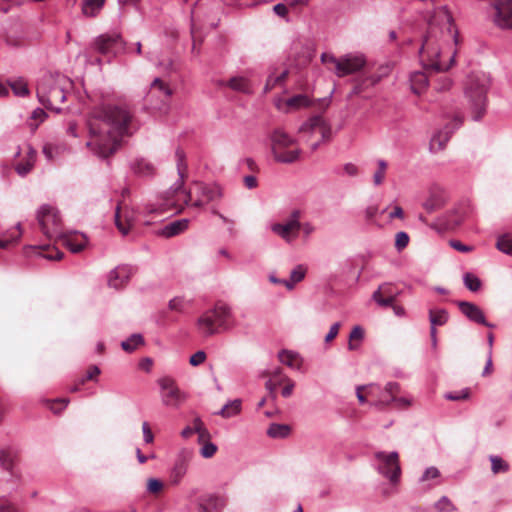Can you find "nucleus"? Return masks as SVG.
<instances>
[{
  "mask_svg": "<svg viewBox=\"0 0 512 512\" xmlns=\"http://www.w3.org/2000/svg\"><path fill=\"white\" fill-rule=\"evenodd\" d=\"M46 116H47V114L45 113L44 110H42L40 108H37L36 110H34L32 113L31 119L38 121V122L36 124L30 123L32 130H35L38 127L39 123L44 121Z\"/></svg>",
  "mask_w": 512,
  "mask_h": 512,
  "instance_id": "nucleus-62",
  "label": "nucleus"
},
{
  "mask_svg": "<svg viewBox=\"0 0 512 512\" xmlns=\"http://www.w3.org/2000/svg\"><path fill=\"white\" fill-rule=\"evenodd\" d=\"M135 220V212L126 204L120 203L117 206L115 213V223L118 230L126 235L133 226Z\"/></svg>",
  "mask_w": 512,
  "mask_h": 512,
  "instance_id": "nucleus-21",
  "label": "nucleus"
},
{
  "mask_svg": "<svg viewBox=\"0 0 512 512\" xmlns=\"http://www.w3.org/2000/svg\"><path fill=\"white\" fill-rule=\"evenodd\" d=\"M189 221L186 219L176 220L163 227L159 235L170 238L184 232L188 228Z\"/></svg>",
  "mask_w": 512,
  "mask_h": 512,
  "instance_id": "nucleus-28",
  "label": "nucleus"
},
{
  "mask_svg": "<svg viewBox=\"0 0 512 512\" xmlns=\"http://www.w3.org/2000/svg\"><path fill=\"white\" fill-rule=\"evenodd\" d=\"M488 80L484 76L470 75L465 84V95L471 103L472 117L480 120L485 114Z\"/></svg>",
  "mask_w": 512,
  "mask_h": 512,
  "instance_id": "nucleus-7",
  "label": "nucleus"
},
{
  "mask_svg": "<svg viewBox=\"0 0 512 512\" xmlns=\"http://www.w3.org/2000/svg\"><path fill=\"white\" fill-rule=\"evenodd\" d=\"M444 205V199L440 194L432 193L429 198L423 203V208L432 213L439 210Z\"/></svg>",
  "mask_w": 512,
  "mask_h": 512,
  "instance_id": "nucleus-40",
  "label": "nucleus"
},
{
  "mask_svg": "<svg viewBox=\"0 0 512 512\" xmlns=\"http://www.w3.org/2000/svg\"><path fill=\"white\" fill-rule=\"evenodd\" d=\"M177 171L179 175L178 185L167 191L163 198L162 210L173 211L176 213L181 212L186 205H191L193 202V192H187L183 189L185 179L187 178V164L185 162V154L182 150L176 151Z\"/></svg>",
  "mask_w": 512,
  "mask_h": 512,
  "instance_id": "nucleus-4",
  "label": "nucleus"
},
{
  "mask_svg": "<svg viewBox=\"0 0 512 512\" xmlns=\"http://www.w3.org/2000/svg\"><path fill=\"white\" fill-rule=\"evenodd\" d=\"M163 483L155 478H149L147 481V490L152 494H158L163 490Z\"/></svg>",
  "mask_w": 512,
  "mask_h": 512,
  "instance_id": "nucleus-58",
  "label": "nucleus"
},
{
  "mask_svg": "<svg viewBox=\"0 0 512 512\" xmlns=\"http://www.w3.org/2000/svg\"><path fill=\"white\" fill-rule=\"evenodd\" d=\"M298 133L312 150H316L321 143L330 139L331 128L322 116L317 115L303 123Z\"/></svg>",
  "mask_w": 512,
  "mask_h": 512,
  "instance_id": "nucleus-8",
  "label": "nucleus"
},
{
  "mask_svg": "<svg viewBox=\"0 0 512 512\" xmlns=\"http://www.w3.org/2000/svg\"><path fill=\"white\" fill-rule=\"evenodd\" d=\"M438 477H440V471L436 467H429L423 473L420 481L426 482L432 479H437Z\"/></svg>",
  "mask_w": 512,
  "mask_h": 512,
  "instance_id": "nucleus-61",
  "label": "nucleus"
},
{
  "mask_svg": "<svg viewBox=\"0 0 512 512\" xmlns=\"http://www.w3.org/2000/svg\"><path fill=\"white\" fill-rule=\"evenodd\" d=\"M451 85V79L446 75H442L437 79L435 89L437 91H445L448 90L451 87Z\"/></svg>",
  "mask_w": 512,
  "mask_h": 512,
  "instance_id": "nucleus-60",
  "label": "nucleus"
},
{
  "mask_svg": "<svg viewBox=\"0 0 512 512\" xmlns=\"http://www.w3.org/2000/svg\"><path fill=\"white\" fill-rule=\"evenodd\" d=\"M93 47L96 52L102 55H117L124 51L125 42L118 33L103 34L94 40Z\"/></svg>",
  "mask_w": 512,
  "mask_h": 512,
  "instance_id": "nucleus-15",
  "label": "nucleus"
},
{
  "mask_svg": "<svg viewBox=\"0 0 512 512\" xmlns=\"http://www.w3.org/2000/svg\"><path fill=\"white\" fill-rule=\"evenodd\" d=\"M37 220L43 234L49 238H56L62 233V222L56 208L43 205L37 213Z\"/></svg>",
  "mask_w": 512,
  "mask_h": 512,
  "instance_id": "nucleus-9",
  "label": "nucleus"
},
{
  "mask_svg": "<svg viewBox=\"0 0 512 512\" xmlns=\"http://www.w3.org/2000/svg\"><path fill=\"white\" fill-rule=\"evenodd\" d=\"M491 470L494 474L505 473L509 470V464L501 457L492 455L490 456Z\"/></svg>",
  "mask_w": 512,
  "mask_h": 512,
  "instance_id": "nucleus-46",
  "label": "nucleus"
},
{
  "mask_svg": "<svg viewBox=\"0 0 512 512\" xmlns=\"http://www.w3.org/2000/svg\"><path fill=\"white\" fill-rule=\"evenodd\" d=\"M429 318L433 327L442 326L448 321V312L444 309L430 310Z\"/></svg>",
  "mask_w": 512,
  "mask_h": 512,
  "instance_id": "nucleus-43",
  "label": "nucleus"
},
{
  "mask_svg": "<svg viewBox=\"0 0 512 512\" xmlns=\"http://www.w3.org/2000/svg\"><path fill=\"white\" fill-rule=\"evenodd\" d=\"M131 277V269L126 266L117 267L112 270L108 277L110 287L119 289L123 287Z\"/></svg>",
  "mask_w": 512,
  "mask_h": 512,
  "instance_id": "nucleus-27",
  "label": "nucleus"
},
{
  "mask_svg": "<svg viewBox=\"0 0 512 512\" xmlns=\"http://www.w3.org/2000/svg\"><path fill=\"white\" fill-rule=\"evenodd\" d=\"M459 310L463 315H465L469 320L484 325L486 327L493 328L494 325L491 323H488L485 319L484 312L481 310L479 306L472 302L467 301H457L456 302Z\"/></svg>",
  "mask_w": 512,
  "mask_h": 512,
  "instance_id": "nucleus-22",
  "label": "nucleus"
},
{
  "mask_svg": "<svg viewBox=\"0 0 512 512\" xmlns=\"http://www.w3.org/2000/svg\"><path fill=\"white\" fill-rule=\"evenodd\" d=\"M143 342V337L140 334H133L131 337L121 343V347L124 351L131 353L135 351L140 345H142Z\"/></svg>",
  "mask_w": 512,
  "mask_h": 512,
  "instance_id": "nucleus-42",
  "label": "nucleus"
},
{
  "mask_svg": "<svg viewBox=\"0 0 512 512\" xmlns=\"http://www.w3.org/2000/svg\"><path fill=\"white\" fill-rule=\"evenodd\" d=\"M400 392V386L398 383L390 382L385 386V393L391 397L392 400L396 399Z\"/></svg>",
  "mask_w": 512,
  "mask_h": 512,
  "instance_id": "nucleus-64",
  "label": "nucleus"
},
{
  "mask_svg": "<svg viewBox=\"0 0 512 512\" xmlns=\"http://www.w3.org/2000/svg\"><path fill=\"white\" fill-rule=\"evenodd\" d=\"M435 508L438 512H453L456 510L453 503L447 498L442 497L435 503Z\"/></svg>",
  "mask_w": 512,
  "mask_h": 512,
  "instance_id": "nucleus-53",
  "label": "nucleus"
},
{
  "mask_svg": "<svg viewBox=\"0 0 512 512\" xmlns=\"http://www.w3.org/2000/svg\"><path fill=\"white\" fill-rule=\"evenodd\" d=\"M37 252L44 258L49 260H59L62 258L63 253L58 250L55 246L42 245L33 247Z\"/></svg>",
  "mask_w": 512,
  "mask_h": 512,
  "instance_id": "nucleus-39",
  "label": "nucleus"
},
{
  "mask_svg": "<svg viewBox=\"0 0 512 512\" xmlns=\"http://www.w3.org/2000/svg\"><path fill=\"white\" fill-rule=\"evenodd\" d=\"M377 390H378V386H376L374 384L358 386L356 388V396L360 403H365L366 396L364 395L363 392L365 391L367 393V395L373 397V396H376Z\"/></svg>",
  "mask_w": 512,
  "mask_h": 512,
  "instance_id": "nucleus-47",
  "label": "nucleus"
},
{
  "mask_svg": "<svg viewBox=\"0 0 512 512\" xmlns=\"http://www.w3.org/2000/svg\"><path fill=\"white\" fill-rule=\"evenodd\" d=\"M99 374V367L96 365H92L88 368L86 376L79 379V384H85V382L89 380H96Z\"/></svg>",
  "mask_w": 512,
  "mask_h": 512,
  "instance_id": "nucleus-57",
  "label": "nucleus"
},
{
  "mask_svg": "<svg viewBox=\"0 0 512 512\" xmlns=\"http://www.w3.org/2000/svg\"><path fill=\"white\" fill-rule=\"evenodd\" d=\"M494 23L501 29L512 30V0H495Z\"/></svg>",
  "mask_w": 512,
  "mask_h": 512,
  "instance_id": "nucleus-18",
  "label": "nucleus"
},
{
  "mask_svg": "<svg viewBox=\"0 0 512 512\" xmlns=\"http://www.w3.org/2000/svg\"><path fill=\"white\" fill-rule=\"evenodd\" d=\"M21 235V227L20 224H18L14 231L6 232L0 237V248L8 249L11 246L16 245L21 238Z\"/></svg>",
  "mask_w": 512,
  "mask_h": 512,
  "instance_id": "nucleus-35",
  "label": "nucleus"
},
{
  "mask_svg": "<svg viewBox=\"0 0 512 512\" xmlns=\"http://www.w3.org/2000/svg\"><path fill=\"white\" fill-rule=\"evenodd\" d=\"M36 157L37 151L30 144H25L23 147H20L13 162L15 171L20 176L27 175L32 171Z\"/></svg>",
  "mask_w": 512,
  "mask_h": 512,
  "instance_id": "nucleus-16",
  "label": "nucleus"
},
{
  "mask_svg": "<svg viewBox=\"0 0 512 512\" xmlns=\"http://www.w3.org/2000/svg\"><path fill=\"white\" fill-rule=\"evenodd\" d=\"M158 384L161 388L162 403L165 406L178 408L186 401L187 394L178 387L172 377H162L158 380Z\"/></svg>",
  "mask_w": 512,
  "mask_h": 512,
  "instance_id": "nucleus-12",
  "label": "nucleus"
},
{
  "mask_svg": "<svg viewBox=\"0 0 512 512\" xmlns=\"http://www.w3.org/2000/svg\"><path fill=\"white\" fill-rule=\"evenodd\" d=\"M290 433V427L285 424H272L267 434L272 438H284Z\"/></svg>",
  "mask_w": 512,
  "mask_h": 512,
  "instance_id": "nucleus-45",
  "label": "nucleus"
},
{
  "mask_svg": "<svg viewBox=\"0 0 512 512\" xmlns=\"http://www.w3.org/2000/svg\"><path fill=\"white\" fill-rule=\"evenodd\" d=\"M388 168V164L385 160L377 161V170L373 175V182L375 185L379 186L384 182L386 171Z\"/></svg>",
  "mask_w": 512,
  "mask_h": 512,
  "instance_id": "nucleus-48",
  "label": "nucleus"
},
{
  "mask_svg": "<svg viewBox=\"0 0 512 512\" xmlns=\"http://www.w3.org/2000/svg\"><path fill=\"white\" fill-rule=\"evenodd\" d=\"M439 34L444 40L456 41L452 16L444 7L436 11L428 22V30L419 50V61L423 70L414 71L410 75L411 90L415 94L420 95L427 89L430 77L447 71L453 65L454 56L445 59Z\"/></svg>",
  "mask_w": 512,
  "mask_h": 512,
  "instance_id": "nucleus-1",
  "label": "nucleus"
},
{
  "mask_svg": "<svg viewBox=\"0 0 512 512\" xmlns=\"http://www.w3.org/2000/svg\"><path fill=\"white\" fill-rule=\"evenodd\" d=\"M233 326L232 313L224 303H218L213 309L204 312L197 320L198 331L205 337L212 336L220 330H228Z\"/></svg>",
  "mask_w": 512,
  "mask_h": 512,
  "instance_id": "nucleus-5",
  "label": "nucleus"
},
{
  "mask_svg": "<svg viewBox=\"0 0 512 512\" xmlns=\"http://www.w3.org/2000/svg\"><path fill=\"white\" fill-rule=\"evenodd\" d=\"M470 208L466 204H460L450 210L444 219V226L447 230L457 229L469 216Z\"/></svg>",
  "mask_w": 512,
  "mask_h": 512,
  "instance_id": "nucleus-23",
  "label": "nucleus"
},
{
  "mask_svg": "<svg viewBox=\"0 0 512 512\" xmlns=\"http://www.w3.org/2000/svg\"><path fill=\"white\" fill-rule=\"evenodd\" d=\"M496 247L501 252L512 255V236L511 235L500 236L497 240Z\"/></svg>",
  "mask_w": 512,
  "mask_h": 512,
  "instance_id": "nucleus-51",
  "label": "nucleus"
},
{
  "mask_svg": "<svg viewBox=\"0 0 512 512\" xmlns=\"http://www.w3.org/2000/svg\"><path fill=\"white\" fill-rule=\"evenodd\" d=\"M409 236L406 232H398L395 235V247L398 251H402L409 244Z\"/></svg>",
  "mask_w": 512,
  "mask_h": 512,
  "instance_id": "nucleus-55",
  "label": "nucleus"
},
{
  "mask_svg": "<svg viewBox=\"0 0 512 512\" xmlns=\"http://www.w3.org/2000/svg\"><path fill=\"white\" fill-rule=\"evenodd\" d=\"M72 89V82L64 75H45L36 88L38 101L52 111L60 112L67 94Z\"/></svg>",
  "mask_w": 512,
  "mask_h": 512,
  "instance_id": "nucleus-3",
  "label": "nucleus"
},
{
  "mask_svg": "<svg viewBox=\"0 0 512 512\" xmlns=\"http://www.w3.org/2000/svg\"><path fill=\"white\" fill-rule=\"evenodd\" d=\"M68 403L69 400L67 398L48 401L50 410L55 414H59L68 405Z\"/></svg>",
  "mask_w": 512,
  "mask_h": 512,
  "instance_id": "nucleus-54",
  "label": "nucleus"
},
{
  "mask_svg": "<svg viewBox=\"0 0 512 512\" xmlns=\"http://www.w3.org/2000/svg\"><path fill=\"white\" fill-rule=\"evenodd\" d=\"M188 462L184 457H180L174 464V467L171 470L170 481L173 485H177L180 483L182 478L187 472Z\"/></svg>",
  "mask_w": 512,
  "mask_h": 512,
  "instance_id": "nucleus-31",
  "label": "nucleus"
},
{
  "mask_svg": "<svg viewBox=\"0 0 512 512\" xmlns=\"http://www.w3.org/2000/svg\"><path fill=\"white\" fill-rule=\"evenodd\" d=\"M463 280L465 286L472 292H477L481 288V280L473 273H465Z\"/></svg>",
  "mask_w": 512,
  "mask_h": 512,
  "instance_id": "nucleus-50",
  "label": "nucleus"
},
{
  "mask_svg": "<svg viewBox=\"0 0 512 512\" xmlns=\"http://www.w3.org/2000/svg\"><path fill=\"white\" fill-rule=\"evenodd\" d=\"M17 452L12 448L0 449V467L10 472L12 476L19 477L16 470L17 465Z\"/></svg>",
  "mask_w": 512,
  "mask_h": 512,
  "instance_id": "nucleus-26",
  "label": "nucleus"
},
{
  "mask_svg": "<svg viewBox=\"0 0 512 512\" xmlns=\"http://www.w3.org/2000/svg\"><path fill=\"white\" fill-rule=\"evenodd\" d=\"M195 429L197 430L198 442L201 445L200 454L204 458H211L217 451V446L210 442V433L200 418H195Z\"/></svg>",
  "mask_w": 512,
  "mask_h": 512,
  "instance_id": "nucleus-19",
  "label": "nucleus"
},
{
  "mask_svg": "<svg viewBox=\"0 0 512 512\" xmlns=\"http://www.w3.org/2000/svg\"><path fill=\"white\" fill-rule=\"evenodd\" d=\"M172 95V89L160 78H155L145 96V104L154 110H163Z\"/></svg>",
  "mask_w": 512,
  "mask_h": 512,
  "instance_id": "nucleus-11",
  "label": "nucleus"
},
{
  "mask_svg": "<svg viewBox=\"0 0 512 512\" xmlns=\"http://www.w3.org/2000/svg\"><path fill=\"white\" fill-rule=\"evenodd\" d=\"M219 85L221 86H228L234 91L243 92V93H250V85L249 81L244 77H233L229 79L227 82L221 81L219 82Z\"/></svg>",
  "mask_w": 512,
  "mask_h": 512,
  "instance_id": "nucleus-34",
  "label": "nucleus"
},
{
  "mask_svg": "<svg viewBox=\"0 0 512 512\" xmlns=\"http://www.w3.org/2000/svg\"><path fill=\"white\" fill-rule=\"evenodd\" d=\"M241 411V400L235 399L232 402L226 404L220 411V415L224 418H230L239 414Z\"/></svg>",
  "mask_w": 512,
  "mask_h": 512,
  "instance_id": "nucleus-44",
  "label": "nucleus"
},
{
  "mask_svg": "<svg viewBox=\"0 0 512 512\" xmlns=\"http://www.w3.org/2000/svg\"><path fill=\"white\" fill-rule=\"evenodd\" d=\"M223 505L222 499L217 496L210 495L200 500L199 512H219Z\"/></svg>",
  "mask_w": 512,
  "mask_h": 512,
  "instance_id": "nucleus-30",
  "label": "nucleus"
},
{
  "mask_svg": "<svg viewBox=\"0 0 512 512\" xmlns=\"http://www.w3.org/2000/svg\"><path fill=\"white\" fill-rule=\"evenodd\" d=\"M301 216L302 212L299 209L293 210L285 222L273 224L272 231L288 243L294 241L301 228Z\"/></svg>",
  "mask_w": 512,
  "mask_h": 512,
  "instance_id": "nucleus-13",
  "label": "nucleus"
},
{
  "mask_svg": "<svg viewBox=\"0 0 512 512\" xmlns=\"http://www.w3.org/2000/svg\"><path fill=\"white\" fill-rule=\"evenodd\" d=\"M205 360H206V353L204 351H197L190 357L189 363L192 366H199L202 363H204Z\"/></svg>",
  "mask_w": 512,
  "mask_h": 512,
  "instance_id": "nucleus-63",
  "label": "nucleus"
},
{
  "mask_svg": "<svg viewBox=\"0 0 512 512\" xmlns=\"http://www.w3.org/2000/svg\"><path fill=\"white\" fill-rule=\"evenodd\" d=\"M88 127L90 140L87 145L106 158L117 150L123 137L133 133V113L125 105L104 104L92 111Z\"/></svg>",
  "mask_w": 512,
  "mask_h": 512,
  "instance_id": "nucleus-2",
  "label": "nucleus"
},
{
  "mask_svg": "<svg viewBox=\"0 0 512 512\" xmlns=\"http://www.w3.org/2000/svg\"><path fill=\"white\" fill-rule=\"evenodd\" d=\"M445 398L447 400L451 401H458V400H465L469 398V389L466 388L459 392H449L445 395Z\"/></svg>",
  "mask_w": 512,
  "mask_h": 512,
  "instance_id": "nucleus-59",
  "label": "nucleus"
},
{
  "mask_svg": "<svg viewBox=\"0 0 512 512\" xmlns=\"http://www.w3.org/2000/svg\"><path fill=\"white\" fill-rule=\"evenodd\" d=\"M191 190L193 192L192 206L196 208H201L206 203L218 200L222 197V189L217 184L195 182Z\"/></svg>",
  "mask_w": 512,
  "mask_h": 512,
  "instance_id": "nucleus-14",
  "label": "nucleus"
},
{
  "mask_svg": "<svg viewBox=\"0 0 512 512\" xmlns=\"http://www.w3.org/2000/svg\"><path fill=\"white\" fill-rule=\"evenodd\" d=\"M56 239L74 253L82 251L87 243L86 237L80 233H61Z\"/></svg>",
  "mask_w": 512,
  "mask_h": 512,
  "instance_id": "nucleus-24",
  "label": "nucleus"
},
{
  "mask_svg": "<svg viewBox=\"0 0 512 512\" xmlns=\"http://www.w3.org/2000/svg\"><path fill=\"white\" fill-rule=\"evenodd\" d=\"M288 73L287 69H283L279 73L277 72V69H275L267 78L265 91H271L276 86L281 85L286 80Z\"/></svg>",
  "mask_w": 512,
  "mask_h": 512,
  "instance_id": "nucleus-36",
  "label": "nucleus"
},
{
  "mask_svg": "<svg viewBox=\"0 0 512 512\" xmlns=\"http://www.w3.org/2000/svg\"><path fill=\"white\" fill-rule=\"evenodd\" d=\"M381 79H382V75H379L376 72L375 74H372V75L362 79L361 81H358L354 85L352 93L354 95H358V94L362 93L365 90V88H367L368 86H374L377 83H379L381 81Z\"/></svg>",
  "mask_w": 512,
  "mask_h": 512,
  "instance_id": "nucleus-37",
  "label": "nucleus"
},
{
  "mask_svg": "<svg viewBox=\"0 0 512 512\" xmlns=\"http://www.w3.org/2000/svg\"><path fill=\"white\" fill-rule=\"evenodd\" d=\"M278 359L281 363L290 368L299 369L302 365V359L299 354L291 350H282L278 354Z\"/></svg>",
  "mask_w": 512,
  "mask_h": 512,
  "instance_id": "nucleus-32",
  "label": "nucleus"
},
{
  "mask_svg": "<svg viewBox=\"0 0 512 512\" xmlns=\"http://www.w3.org/2000/svg\"><path fill=\"white\" fill-rule=\"evenodd\" d=\"M105 4V0H84L82 12L85 16H96Z\"/></svg>",
  "mask_w": 512,
  "mask_h": 512,
  "instance_id": "nucleus-38",
  "label": "nucleus"
},
{
  "mask_svg": "<svg viewBox=\"0 0 512 512\" xmlns=\"http://www.w3.org/2000/svg\"><path fill=\"white\" fill-rule=\"evenodd\" d=\"M271 152L274 159L281 163H293L300 157L298 141L282 127H275L270 135Z\"/></svg>",
  "mask_w": 512,
  "mask_h": 512,
  "instance_id": "nucleus-6",
  "label": "nucleus"
},
{
  "mask_svg": "<svg viewBox=\"0 0 512 512\" xmlns=\"http://www.w3.org/2000/svg\"><path fill=\"white\" fill-rule=\"evenodd\" d=\"M365 65L366 59L363 55L347 54L340 57V62H337L335 74L338 77H344L361 71Z\"/></svg>",
  "mask_w": 512,
  "mask_h": 512,
  "instance_id": "nucleus-17",
  "label": "nucleus"
},
{
  "mask_svg": "<svg viewBox=\"0 0 512 512\" xmlns=\"http://www.w3.org/2000/svg\"><path fill=\"white\" fill-rule=\"evenodd\" d=\"M10 87L17 96L23 97L29 94L27 83L22 79L11 82Z\"/></svg>",
  "mask_w": 512,
  "mask_h": 512,
  "instance_id": "nucleus-52",
  "label": "nucleus"
},
{
  "mask_svg": "<svg viewBox=\"0 0 512 512\" xmlns=\"http://www.w3.org/2000/svg\"><path fill=\"white\" fill-rule=\"evenodd\" d=\"M374 457L378 462L379 473L389 479L392 485L398 484L401 477L399 454L378 451L375 452Z\"/></svg>",
  "mask_w": 512,
  "mask_h": 512,
  "instance_id": "nucleus-10",
  "label": "nucleus"
},
{
  "mask_svg": "<svg viewBox=\"0 0 512 512\" xmlns=\"http://www.w3.org/2000/svg\"><path fill=\"white\" fill-rule=\"evenodd\" d=\"M373 397L376 398L374 404L380 408L386 407V406L390 405L391 402H393L391 397L385 393V390L383 392L379 393V389H378L376 391V396H373Z\"/></svg>",
  "mask_w": 512,
  "mask_h": 512,
  "instance_id": "nucleus-56",
  "label": "nucleus"
},
{
  "mask_svg": "<svg viewBox=\"0 0 512 512\" xmlns=\"http://www.w3.org/2000/svg\"><path fill=\"white\" fill-rule=\"evenodd\" d=\"M307 273V267L303 264L297 265L290 274L289 280H284L283 285L289 289L292 290L295 286V284L301 282Z\"/></svg>",
  "mask_w": 512,
  "mask_h": 512,
  "instance_id": "nucleus-33",
  "label": "nucleus"
},
{
  "mask_svg": "<svg viewBox=\"0 0 512 512\" xmlns=\"http://www.w3.org/2000/svg\"><path fill=\"white\" fill-rule=\"evenodd\" d=\"M363 337H364L363 329L359 326H355L349 335L348 349L351 351L357 350Z\"/></svg>",
  "mask_w": 512,
  "mask_h": 512,
  "instance_id": "nucleus-41",
  "label": "nucleus"
},
{
  "mask_svg": "<svg viewBox=\"0 0 512 512\" xmlns=\"http://www.w3.org/2000/svg\"><path fill=\"white\" fill-rule=\"evenodd\" d=\"M400 294L399 289L392 283L381 284L372 294V299L381 307L392 305L397 296Z\"/></svg>",
  "mask_w": 512,
  "mask_h": 512,
  "instance_id": "nucleus-20",
  "label": "nucleus"
},
{
  "mask_svg": "<svg viewBox=\"0 0 512 512\" xmlns=\"http://www.w3.org/2000/svg\"><path fill=\"white\" fill-rule=\"evenodd\" d=\"M455 121H456V124H454L453 127L446 126L443 131H439L438 133H436L433 136V138L431 139V142H430V149L433 152H439L445 148L447 142L450 139V136H451L453 130L459 124L462 123V119H460V118H455Z\"/></svg>",
  "mask_w": 512,
  "mask_h": 512,
  "instance_id": "nucleus-25",
  "label": "nucleus"
},
{
  "mask_svg": "<svg viewBox=\"0 0 512 512\" xmlns=\"http://www.w3.org/2000/svg\"><path fill=\"white\" fill-rule=\"evenodd\" d=\"M311 102L308 96L299 94L295 95L287 100L284 101V108L283 111L288 113L293 110H298L304 107L310 106Z\"/></svg>",
  "mask_w": 512,
  "mask_h": 512,
  "instance_id": "nucleus-29",
  "label": "nucleus"
},
{
  "mask_svg": "<svg viewBox=\"0 0 512 512\" xmlns=\"http://www.w3.org/2000/svg\"><path fill=\"white\" fill-rule=\"evenodd\" d=\"M134 171L140 176H150L154 173V166L151 163L141 159L135 163Z\"/></svg>",
  "mask_w": 512,
  "mask_h": 512,
  "instance_id": "nucleus-49",
  "label": "nucleus"
}]
</instances>
